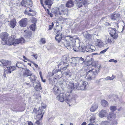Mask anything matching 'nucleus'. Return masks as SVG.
Here are the masks:
<instances>
[{"instance_id": "obj_24", "label": "nucleus", "mask_w": 125, "mask_h": 125, "mask_svg": "<svg viewBox=\"0 0 125 125\" xmlns=\"http://www.w3.org/2000/svg\"><path fill=\"white\" fill-rule=\"evenodd\" d=\"M53 0H46L45 1V3L50 8L52 4Z\"/></svg>"}, {"instance_id": "obj_61", "label": "nucleus", "mask_w": 125, "mask_h": 125, "mask_svg": "<svg viewBox=\"0 0 125 125\" xmlns=\"http://www.w3.org/2000/svg\"><path fill=\"white\" fill-rule=\"evenodd\" d=\"M23 58H24V59L25 60H27V61H29V60L28 59H27V58L26 57L24 56L23 57Z\"/></svg>"}, {"instance_id": "obj_41", "label": "nucleus", "mask_w": 125, "mask_h": 125, "mask_svg": "<svg viewBox=\"0 0 125 125\" xmlns=\"http://www.w3.org/2000/svg\"><path fill=\"white\" fill-rule=\"evenodd\" d=\"M73 49L74 50L75 52H78L79 50V48L77 47L73 46Z\"/></svg>"}, {"instance_id": "obj_51", "label": "nucleus", "mask_w": 125, "mask_h": 125, "mask_svg": "<svg viewBox=\"0 0 125 125\" xmlns=\"http://www.w3.org/2000/svg\"><path fill=\"white\" fill-rule=\"evenodd\" d=\"M88 2L86 0H85L83 3V5L85 6H86L88 4Z\"/></svg>"}, {"instance_id": "obj_28", "label": "nucleus", "mask_w": 125, "mask_h": 125, "mask_svg": "<svg viewBox=\"0 0 125 125\" xmlns=\"http://www.w3.org/2000/svg\"><path fill=\"white\" fill-rule=\"evenodd\" d=\"M98 106L97 104H94L90 108V111L91 112H94L96 110Z\"/></svg>"}, {"instance_id": "obj_48", "label": "nucleus", "mask_w": 125, "mask_h": 125, "mask_svg": "<svg viewBox=\"0 0 125 125\" xmlns=\"http://www.w3.org/2000/svg\"><path fill=\"white\" fill-rule=\"evenodd\" d=\"M77 6L78 7V8H80L82 6V3L81 2H78L77 3Z\"/></svg>"}, {"instance_id": "obj_21", "label": "nucleus", "mask_w": 125, "mask_h": 125, "mask_svg": "<svg viewBox=\"0 0 125 125\" xmlns=\"http://www.w3.org/2000/svg\"><path fill=\"white\" fill-rule=\"evenodd\" d=\"M7 69H6H6H4V70H5L6 71L7 70V73L8 72L9 73H11V71H13L15 70V66H10V67H8L7 66L6 67Z\"/></svg>"}, {"instance_id": "obj_3", "label": "nucleus", "mask_w": 125, "mask_h": 125, "mask_svg": "<svg viewBox=\"0 0 125 125\" xmlns=\"http://www.w3.org/2000/svg\"><path fill=\"white\" fill-rule=\"evenodd\" d=\"M70 92L68 91V92L66 94L65 93H62L57 95L56 97L57 99L60 102H62L64 101H65L67 103L71 102L73 103L75 102V100L74 98H73L72 97V94Z\"/></svg>"}, {"instance_id": "obj_47", "label": "nucleus", "mask_w": 125, "mask_h": 125, "mask_svg": "<svg viewBox=\"0 0 125 125\" xmlns=\"http://www.w3.org/2000/svg\"><path fill=\"white\" fill-rule=\"evenodd\" d=\"M37 21V19L35 18H32L31 20V21L32 22H33V23H35Z\"/></svg>"}, {"instance_id": "obj_29", "label": "nucleus", "mask_w": 125, "mask_h": 125, "mask_svg": "<svg viewBox=\"0 0 125 125\" xmlns=\"http://www.w3.org/2000/svg\"><path fill=\"white\" fill-rule=\"evenodd\" d=\"M101 104L104 107H107L108 105V102L105 100H103L101 101Z\"/></svg>"}, {"instance_id": "obj_32", "label": "nucleus", "mask_w": 125, "mask_h": 125, "mask_svg": "<svg viewBox=\"0 0 125 125\" xmlns=\"http://www.w3.org/2000/svg\"><path fill=\"white\" fill-rule=\"evenodd\" d=\"M44 113V110H42L41 109L40 110V117L41 118L40 119V121L42 120V118L43 117Z\"/></svg>"}, {"instance_id": "obj_64", "label": "nucleus", "mask_w": 125, "mask_h": 125, "mask_svg": "<svg viewBox=\"0 0 125 125\" xmlns=\"http://www.w3.org/2000/svg\"><path fill=\"white\" fill-rule=\"evenodd\" d=\"M86 124V123L85 122H84L81 125H85Z\"/></svg>"}, {"instance_id": "obj_22", "label": "nucleus", "mask_w": 125, "mask_h": 125, "mask_svg": "<svg viewBox=\"0 0 125 125\" xmlns=\"http://www.w3.org/2000/svg\"><path fill=\"white\" fill-rule=\"evenodd\" d=\"M16 22L15 20L13 19L10 21V26L12 28H13L16 26Z\"/></svg>"}, {"instance_id": "obj_20", "label": "nucleus", "mask_w": 125, "mask_h": 125, "mask_svg": "<svg viewBox=\"0 0 125 125\" xmlns=\"http://www.w3.org/2000/svg\"><path fill=\"white\" fill-rule=\"evenodd\" d=\"M107 114V112L106 111L102 110L99 112V115L100 117L103 118L106 116Z\"/></svg>"}, {"instance_id": "obj_27", "label": "nucleus", "mask_w": 125, "mask_h": 125, "mask_svg": "<svg viewBox=\"0 0 125 125\" xmlns=\"http://www.w3.org/2000/svg\"><path fill=\"white\" fill-rule=\"evenodd\" d=\"M61 8L60 10L62 14H63L64 15H68V10L67 8H65L63 9L62 8Z\"/></svg>"}, {"instance_id": "obj_43", "label": "nucleus", "mask_w": 125, "mask_h": 125, "mask_svg": "<svg viewBox=\"0 0 125 125\" xmlns=\"http://www.w3.org/2000/svg\"><path fill=\"white\" fill-rule=\"evenodd\" d=\"M117 120H115L114 121L112 122V125H116L118 123L117 122Z\"/></svg>"}, {"instance_id": "obj_4", "label": "nucleus", "mask_w": 125, "mask_h": 125, "mask_svg": "<svg viewBox=\"0 0 125 125\" xmlns=\"http://www.w3.org/2000/svg\"><path fill=\"white\" fill-rule=\"evenodd\" d=\"M92 69V70H90L86 73V78L87 80H91L95 78V76L97 75L99 72V69Z\"/></svg>"}, {"instance_id": "obj_54", "label": "nucleus", "mask_w": 125, "mask_h": 125, "mask_svg": "<svg viewBox=\"0 0 125 125\" xmlns=\"http://www.w3.org/2000/svg\"><path fill=\"white\" fill-rule=\"evenodd\" d=\"M35 119H37L38 118H39V114L38 113V114L36 115V116H34Z\"/></svg>"}, {"instance_id": "obj_36", "label": "nucleus", "mask_w": 125, "mask_h": 125, "mask_svg": "<svg viewBox=\"0 0 125 125\" xmlns=\"http://www.w3.org/2000/svg\"><path fill=\"white\" fill-rule=\"evenodd\" d=\"M116 109V107L115 106H111L110 107V110L112 112L115 111Z\"/></svg>"}, {"instance_id": "obj_26", "label": "nucleus", "mask_w": 125, "mask_h": 125, "mask_svg": "<svg viewBox=\"0 0 125 125\" xmlns=\"http://www.w3.org/2000/svg\"><path fill=\"white\" fill-rule=\"evenodd\" d=\"M61 8L59 9L55 10L54 12V13L55 16L56 17H58V16L61 15L62 14L61 10H60Z\"/></svg>"}, {"instance_id": "obj_60", "label": "nucleus", "mask_w": 125, "mask_h": 125, "mask_svg": "<svg viewBox=\"0 0 125 125\" xmlns=\"http://www.w3.org/2000/svg\"><path fill=\"white\" fill-rule=\"evenodd\" d=\"M35 123H36L38 125L39 124V119H38L35 122Z\"/></svg>"}, {"instance_id": "obj_58", "label": "nucleus", "mask_w": 125, "mask_h": 125, "mask_svg": "<svg viewBox=\"0 0 125 125\" xmlns=\"http://www.w3.org/2000/svg\"><path fill=\"white\" fill-rule=\"evenodd\" d=\"M32 63L35 67L37 68L38 67V65L33 62H32Z\"/></svg>"}, {"instance_id": "obj_12", "label": "nucleus", "mask_w": 125, "mask_h": 125, "mask_svg": "<svg viewBox=\"0 0 125 125\" xmlns=\"http://www.w3.org/2000/svg\"><path fill=\"white\" fill-rule=\"evenodd\" d=\"M11 64V62L8 60H0V65L1 66H3L5 68L8 65H9Z\"/></svg>"}, {"instance_id": "obj_55", "label": "nucleus", "mask_w": 125, "mask_h": 125, "mask_svg": "<svg viewBox=\"0 0 125 125\" xmlns=\"http://www.w3.org/2000/svg\"><path fill=\"white\" fill-rule=\"evenodd\" d=\"M107 42L108 43H111L112 42V41L111 40V38H109L107 39Z\"/></svg>"}, {"instance_id": "obj_5", "label": "nucleus", "mask_w": 125, "mask_h": 125, "mask_svg": "<svg viewBox=\"0 0 125 125\" xmlns=\"http://www.w3.org/2000/svg\"><path fill=\"white\" fill-rule=\"evenodd\" d=\"M66 61L60 60L58 62V67L59 69L58 70H54V71H55V73H57L60 71V69H62L63 70H65L66 69L68 65V64L66 62Z\"/></svg>"}, {"instance_id": "obj_53", "label": "nucleus", "mask_w": 125, "mask_h": 125, "mask_svg": "<svg viewBox=\"0 0 125 125\" xmlns=\"http://www.w3.org/2000/svg\"><path fill=\"white\" fill-rule=\"evenodd\" d=\"M94 49H91V48L89 49V50L87 51V52H92L94 51Z\"/></svg>"}, {"instance_id": "obj_19", "label": "nucleus", "mask_w": 125, "mask_h": 125, "mask_svg": "<svg viewBox=\"0 0 125 125\" xmlns=\"http://www.w3.org/2000/svg\"><path fill=\"white\" fill-rule=\"evenodd\" d=\"M53 93L55 95H58L60 94L61 93L60 91V90L58 86H54L53 88Z\"/></svg>"}, {"instance_id": "obj_45", "label": "nucleus", "mask_w": 125, "mask_h": 125, "mask_svg": "<svg viewBox=\"0 0 125 125\" xmlns=\"http://www.w3.org/2000/svg\"><path fill=\"white\" fill-rule=\"evenodd\" d=\"M54 26V24L53 22H52L51 23V25H50L49 26V28L48 29V30H50L52 29V28L53 27V26Z\"/></svg>"}, {"instance_id": "obj_52", "label": "nucleus", "mask_w": 125, "mask_h": 125, "mask_svg": "<svg viewBox=\"0 0 125 125\" xmlns=\"http://www.w3.org/2000/svg\"><path fill=\"white\" fill-rule=\"evenodd\" d=\"M119 100V98L118 97L116 96H114V101L117 102V101Z\"/></svg>"}, {"instance_id": "obj_34", "label": "nucleus", "mask_w": 125, "mask_h": 125, "mask_svg": "<svg viewBox=\"0 0 125 125\" xmlns=\"http://www.w3.org/2000/svg\"><path fill=\"white\" fill-rule=\"evenodd\" d=\"M35 23L32 24L30 27L31 29L33 31H34L35 29Z\"/></svg>"}, {"instance_id": "obj_63", "label": "nucleus", "mask_w": 125, "mask_h": 125, "mask_svg": "<svg viewBox=\"0 0 125 125\" xmlns=\"http://www.w3.org/2000/svg\"><path fill=\"white\" fill-rule=\"evenodd\" d=\"M47 13H48V15H50V11H49V10L47 9Z\"/></svg>"}, {"instance_id": "obj_10", "label": "nucleus", "mask_w": 125, "mask_h": 125, "mask_svg": "<svg viewBox=\"0 0 125 125\" xmlns=\"http://www.w3.org/2000/svg\"><path fill=\"white\" fill-rule=\"evenodd\" d=\"M84 64L87 65V68L89 67H91L92 66L93 67H95V69H97V68H98L99 70L100 67V66H97V64L95 62H92L91 60H89L86 62H85Z\"/></svg>"}, {"instance_id": "obj_13", "label": "nucleus", "mask_w": 125, "mask_h": 125, "mask_svg": "<svg viewBox=\"0 0 125 125\" xmlns=\"http://www.w3.org/2000/svg\"><path fill=\"white\" fill-rule=\"evenodd\" d=\"M107 120L112 121L116 118V115L113 113H109L107 115Z\"/></svg>"}, {"instance_id": "obj_14", "label": "nucleus", "mask_w": 125, "mask_h": 125, "mask_svg": "<svg viewBox=\"0 0 125 125\" xmlns=\"http://www.w3.org/2000/svg\"><path fill=\"white\" fill-rule=\"evenodd\" d=\"M28 21V19L27 18L22 19L19 21V24L21 27H25L27 24Z\"/></svg>"}, {"instance_id": "obj_15", "label": "nucleus", "mask_w": 125, "mask_h": 125, "mask_svg": "<svg viewBox=\"0 0 125 125\" xmlns=\"http://www.w3.org/2000/svg\"><path fill=\"white\" fill-rule=\"evenodd\" d=\"M26 2L27 3V4H24L25 2H24V0H23L21 2V4L22 6L28 8H29L32 6V2L31 0H26Z\"/></svg>"}, {"instance_id": "obj_46", "label": "nucleus", "mask_w": 125, "mask_h": 125, "mask_svg": "<svg viewBox=\"0 0 125 125\" xmlns=\"http://www.w3.org/2000/svg\"><path fill=\"white\" fill-rule=\"evenodd\" d=\"M119 23H121V22H115V27L117 29L119 28V26L118 25V24Z\"/></svg>"}, {"instance_id": "obj_31", "label": "nucleus", "mask_w": 125, "mask_h": 125, "mask_svg": "<svg viewBox=\"0 0 125 125\" xmlns=\"http://www.w3.org/2000/svg\"><path fill=\"white\" fill-rule=\"evenodd\" d=\"M100 41V40L97 39V41L98 43V44L99 47L100 48H102L104 46L105 44L102 42Z\"/></svg>"}, {"instance_id": "obj_7", "label": "nucleus", "mask_w": 125, "mask_h": 125, "mask_svg": "<svg viewBox=\"0 0 125 125\" xmlns=\"http://www.w3.org/2000/svg\"><path fill=\"white\" fill-rule=\"evenodd\" d=\"M11 40L9 42H7V45H15L16 44H19L21 42L24 43L25 40L23 38H21L15 40L14 39H11Z\"/></svg>"}, {"instance_id": "obj_37", "label": "nucleus", "mask_w": 125, "mask_h": 125, "mask_svg": "<svg viewBox=\"0 0 125 125\" xmlns=\"http://www.w3.org/2000/svg\"><path fill=\"white\" fill-rule=\"evenodd\" d=\"M41 108L43 109H44L45 108L46 105V104L44 103H42L41 104Z\"/></svg>"}, {"instance_id": "obj_42", "label": "nucleus", "mask_w": 125, "mask_h": 125, "mask_svg": "<svg viewBox=\"0 0 125 125\" xmlns=\"http://www.w3.org/2000/svg\"><path fill=\"white\" fill-rule=\"evenodd\" d=\"M21 64L19 63V62H17L16 64V66L18 68H23L21 66Z\"/></svg>"}, {"instance_id": "obj_25", "label": "nucleus", "mask_w": 125, "mask_h": 125, "mask_svg": "<svg viewBox=\"0 0 125 125\" xmlns=\"http://www.w3.org/2000/svg\"><path fill=\"white\" fill-rule=\"evenodd\" d=\"M66 7H73L74 5L73 2L72 0H68L66 4Z\"/></svg>"}, {"instance_id": "obj_1", "label": "nucleus", "mask_w": 125, "mask_h": 125, "mask_svg": "<svg viewBox=\"0 0 125 125\" xmlns=\"http://www.w3.org/2000/svg\"><path fill=\"white\" fill-rule=\"evenodd\" d=\"M87 84V82L83 80H80L75 84L73 81L70 82L67 88L68 91L70 92H71L74 89L83 90Z\"/></svg>"}, {"instance_id": "obj_57", "label": "nucleus", "mask_w": 125, "mask_h": 125, "mask_svg": "<svg viewBox=\"0 0 125 125\" xmlns=\"http://www.w3.org/2000/svg\"><path fill=\"white\" fill-rule=\"evenodd\" d=\"M33 112L35 113L36 114L37 113L38 111H37L36 109L34 108L33 111Z\"/></svg>"}, {"instance_id": "obj_50", "label": "nucleus", "mask_w": 125, "mask_h": 125, "mask_svg": "<svg viewBox=\"0 0 125 125\" xmlns=\"http://www.w3.org/2000/svg\"><path fill=\"white\" fill-rule=\"evenodd\" d=\"M109 62H113L115 63H116L117 62V60H114L113 59H111L109 61Z\"/></svg>"}, {"instance_id": "obj_35", "label": "nucleus", "mask_w": 125, "mask_h": 125, "mask_svg": "<svg viewBox=\"0 0 125 125\" xmlns=\"http://www.w3.org/2000/svg\"><path fill=\"white\" fill-rule=\"evenodd\" d=\"M95 117L94 116H91L90 119V121L92 123H93L95 122Z\"/></svg>"}, {"instance_id": "obj_6", "label": "nucleus", "mask_w": 125, "mask_h": 125, "mask_svg": "<svg viewBox=\"0 0 125 125\" xmlns=\"http://www.w3.org/2000/svg\"><path fill=\"white\" fill-rule=\"evenodd\" d=\"M111 19L113 21H118V22H121V24H124V22L121 19L122 16L118 13L114 12L111 15Z\"/></svg>"}, {"instance_id": "obj_56", "label": "nucleus", "mask_w": 125, "mask_h": 125, "mask_svg": "<svg viewBox=\"0 0 125 125\" xmlns=\"http://www.w3.org/2000/svg\"><path fill=\"white\" fill-rule=\"evenodd\" d=\"M28 125H33V124L31 121L28 122Z\"/></svg>"}, {"instance_id": "obj_40", "label": "nucleus", "mask_w": 125, "mask_h": 125, "mask_svg": "<svg viewBox=\"0 0 125 125\" xmlns=\"http://www.w3.org/2000/svg\"><path fill=\"white\" fill-rule=\"evenodd\" d=\"M40 76L41 79L42 81L44 83L45 82L46 80L45 79H43L42 77V74L41 72L40 71Z\"/></svg>"}, {"instance_id": "obj_8", "label": "nucleus", "mask_w": 125, "mask_h": 125, "mask_svg": "<svg viewBox=\"0 0 125 125\" xmlns=\"http://www.w3.org/2000/svg\"><path fill=\"white\" fill-rule=\"evenodd\" d=\"M36 78L37 77L34 75H32L29 77L31 82L32 83H34L33 87L36 91H38L39 89V84L34 82L36 80Z\"/></svg>"}, {"instance_id": "obj_17", "label": "nucleus", "mask_w": 125, "mask_h": 125, "mask_svg": "<svg viewBox=\"0 0 125 125\" xmlns=\"http://www.w3.org/2000/svg\"><path fill=\"white\" fill-rule=\"evenodd\" d=\"M31 72L29 69H26L23 71V76L24 77H27L31 76L32 75Z\"/></svg>"}, {"instance_id": "obj_2", "label": "nucleus", "mask_w": 125, "mask_h": 125, "mask_svg": "<svg viewBox=\"0 0 125 125\" xmlns=\"http://www.w3.org/2000/svg\"><path fill=\"white\" fill-rule=\"evenodd\" d=\"M57 35L56 36L55 39L58 42H61L63 43V44L66 47L67 49H70L71 48L72 46L70 45L69 43V41H72L73 39V37L72 36H67L64 39H62V34L60 33V31H56Z\"/></svg>"}, {"instance_id": "obj_11", "label": "nucleus", "mask_w": 125, "mask_h": 125, "mask_svg": "<svg viewBox=\"0 0 125 125\" xmlns=\"http://www.w3.org/2000/svg\"><path fill=\"white\" fill-rule=\"evenodd\" d=\"M79 60L77 61V63L75 66L78 67H81L83 66L84 62V59L81 57H79Z\"/></svg>"}, {"instance_id": "obj_16", "label": "nucleus", "mask_w": 125, "mask_h": 125, "mask_svg": "<svg viewBox=\"0 0 125 125\" xmlns=\"http://www.w3.org/2000/svg\"><path fill=\"white\" fill-rule=\"evenodd\" d=\"M115 29H112L110 31V34L111 36L114 39H116L118 37V35L116 33Z\"/></svg>"}, {"instance_id": "obj_39", "label": "nucleus", "mask_w": 125, "mask_h": 125, "mask_svg": "<svg viewBox=\"0 0 125 125\" xmlns=\"http://www.w3.org/2000/svg\"><path fill=\"white\" fill-rule=\"evenodd\" d=\"M115 78V77L114 76V77H111L110 76H108L106 77L105 78H104V79L105 80H113Z\"/></svg>"}, {"instance_id": "obj_9", "label": "nucleus", "mask_w": 125, "mask_h": 125, "mask_svg": "<svg viewBox=\"0 0 125 125\" xmlns=\"http://www.w3.org/2000/svg\"><path fill=\"white\" fill-rule=\"evenodd\" d=\"M8 34L6 32L2 33L0 34V37L2 40L5 43L7 44V42H9L11 39H8Z\"/></svg>"}, {"instance_id": "obj_59", "label": "nucleus", "mask_w": 125, "mask_h": 125, "mask_svg": "<svg viewBox=\"0 0 125 125\" xmlns=\"http://www.w3.org/2000/svg\"><path fill=\"white\" fill-rule=\"evenodd\" d=\"M32 56H33L35 59H37V56L36 55L33 54L32 55Z\"/></svg>"}, {"instance_id": "obj_49", "label": "nucleus", "mask_w": 125, "mask_h": 125, "mask_svg": "<svg viewBox=\"0 0 125 125\" xmlns=\"http://www.w3.org/2000/svg\"><path fill=\"white\" fill-rule=\"evenodd\" d=\"M108 48H108L107 49L101 51L100 53V54L104 53V52H106Z\"/></svg>"}, {"instance_id": "obj_38", "label": "nucleus", "mask_w": 125, "mask_h": 125, "mask_svg": "<svg viewBox=\"0 0 125 125\" xmlns=\"http://www.w3.org/2000/svg\"><path fill=\"white\" fill-rule=\"evenodd\" d=\"M85 37L86 39H89L92 37V36L90 34L87 33L85 35Z\"/></svg>"}, {"instance_id": "obj_33", "label": "nucleus", "mask_w": 125, "mask_h": 125, "mask_svg": "<svg viewBox=\"0 0 125 125\" xmlns=\"http://www.w3.org/2000/svg\"><path fill=\"white\" fill-rule=\"evenodd\" d=\"M101 125H111V124L109 122L106 121L102 122Z\"/></svg>"}, {"instance_id": "obj_18", "label": "nucleus", "mask_w": 125, "mask_h": 125, "mask_svg": "<svg viewBox=\"0 0 125 125\" xmlns=\"http://www.w3.org/2000/svg\"><path fill=\"white\" fill-rule=\"evenodd\" d=\"M79 57H72L71 59L72 62H71V65L73 66H75L79 60Z\"/></svg>"}, {"instance_id": "obj_62", "label": "nucleus", "mask_w": 125, "mask_h": 125, "mask_svg": "<svg viewBox=\"0 0 125 125\" xmlns=\"http://www.w3.org/2000/svg\"><path fill=\"white\" fill-rule=\"evenodd\" d=\"M28 9L29 12H32V13H33V10H32L31 9H30L29 10V9L28 8Z\"/></svg>"}, {"instance_id": "obj_23", "label": "nucleus", "mask_w": 125, "mask_h": 125, "mask_svg": "<svg viewBox=\"0 0 125 125\" xmlns=\"http://www.w3.org/2000/svg\"><path fill=\"white\" fill-rule=\"evenodd\" d=\"M24 32H26L25 35V37L27 38H30L32 35L31 32L27 30L25 31Z\"/></svg>"}, {"instance_id": "obj_30", "label": "nucleus", "mask_w": 125, "mask_h": 125, "mask_svg": "<svg viewBox=\"0 0 125 125\" xmlns=\"http://www.w3.org/2000/svg\"><path fill=\"white\" fill-rule=\"evenodd\" d=\"M28 9H26L25 11V14H27L30 16H33L35 14V13L34 11H33V13H29Z\"/></svg>"}, {"instance_id": "obj_44", "label": "nucleus", "mask_w": 125, "mask_h": 125, "mask_svg": "<svg viewBox=\"0 0 125 125\" xmlns=\"http://www.w3.org/2000/svg\"><path fill=\"white\" fill-rule=\"evenodd\" d=\"M40 42H41L42 43L44 44L46 43L45 39L44 38H41Z\"/></svg>"}]
</instances>
